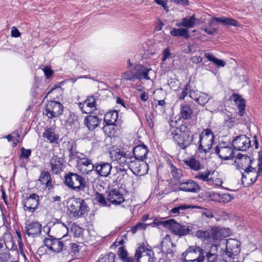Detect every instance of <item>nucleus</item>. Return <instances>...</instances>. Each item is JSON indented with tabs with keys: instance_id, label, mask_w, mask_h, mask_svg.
<instances>
[{
	"instance_id": "nucleus-7",
	"label": "nucleus",
	"mask_w": 262,
	"mask_h": 262,
	"mask_svg": "<svg viewBox=\"0 0 262 262\" xmlns=\"http://www.w3.org/2000/svg\"><path fill=\"white\" fill-rule=\"evenodd\" d=\"M110 158L112 162L122 167H127L130 156L121 148L113 147L110 151Z\"/></svg>"
},
{
	"instance_id": "nucleus-1",
	"label": "nucleus",
	"mask_w": 262,
	"mask_h": 262,
	"mask_svg": "<svg viewBox=\"0 0 262 262\" xmlns=\"http://www.w3.org/2000/svg\"><path fill=\"white\" fill-rule=\"evenodd\" d=\"M171 135L179 147L183 149L189 146L193 140V135L191 132V126L186 124H182L179 128L172 130Z\"/></svg>"
},
{
	"instance_id": "nucleus-14",
	"label": "nucleus",
	"mask_w": 262,
	"mask_h": 262,
	"mask_svg": "<svg viewBox=\"0 0 262 262\" xmlns=\"http://www.w3.org/2000/svg\"><path fill=\"white\" fill-rule=\"evenodd\" d=\"M63 106L58 101H49L46 107V115L49 118L59 117L63 112Z\"/></svg>"
},
{
	"instance_id": "nucleus-26",
	"label": "nucleus",
	"mask_w": 262,
	"mask_h": 262,
	"mask_svg": "<svg viewBox=\"0 0 262 262\" xmlns=\"http://www.w3.org/2000/svg\"><path fill=\"white\" fill-rule=\"evenodd\" d=\"M232 98L237 107V114L240 117H244L245 113L246 101L242 97L237 94H233Z\"/></svg>"
},
{
	"instance_id": "nucleus-21",
	"label": "nucleus",
	"mask_w": 262,
	"mask_h": 262,
	"mask_svg": "<svg viewBox=\"0 0 262 262\" xmlns=\"http://www.w3.org/2000/svg\"><path fill=\"white\" fill-rule=\"evenodd\" d=\"M108 201L114 205H120L125 202L123 195L119 189H114L111 190L107 196Z\"/></svg>"
},
{
	"instance_id": "nucleus-12",
	"label": "nucleus",
	"mask_w": 262,
	"mask_h": 262,
	"mask_svg": "<svg viewBox=\"0 0 262 262\" xmlns=\"http://www.w3.org/2000/svg\"><path fill=\"white\" fill-rule=\"evenodd\" d=\"M135 257L138 262H155L156 260L152 250L143 245L136 250Z\"/></svg>"
},
{
	"instance_id": "nucleus-10",
	"label": "nucleus",
	"mask_w": 262,
	"mask_h": 262,
	"mask_svg": "<svg viewBox=\"0 0 262 262\" xmlns=\"http://www.w3.org/2000/svg\"><path fill=\"white\" fill-rule=\"evenodd\" d=\"M242 173L243 181L250 180L251 183H254L257 180V177L262 176V152H258V158L257 162V169L251 167L244 171Z\"/></svg>"
},
{
	"instance_id": "nucleus-35",
	"label": "nucleus",
	"mask_w": 262,
	"mask_h": 262,
	"mask_svg": "<svg viewBox=\"0 0 262 262\" xmlns=\"http://www.w3.org/2000/svg\"><path fill=\"white\" fill-rule=\"evenodd\" d=\"M184 163L191 170L198 171L202 169V166L199 161L194 158H191L184 161Z\"/></svg>"
},
{
	"instance_id": "nucleus-62",
	"label": "nucleus",
	"mask_w": 262,
	"mask_h": 262,
	"mask_svg": "<svg viewBox=\"0 0 262 262\" xmlns=\"http://www.w3.org/2000/svg\"><path fill=\"white\" fill-rule=\"evenodd\" d=\"M202 216H205L208 219H212L214 217V214L213 213V211L211 210H208L206 211H204L202 213Z\"/></svg>"
},
{
	"instance_id": "nucleus-51",
	"label": "nucleus",
	"mask_w": 262,
	"mask_h": 262,
	"mask_svg": "<svg viewBox=\"0 0 262 262\" xmlns=\"http://www.w3.org/2000/svg\"><path fill=\"white\" fill-rule=\"evenodd\" d=\"M31 154V150L30 149H26L24 147L21 148V154L20 159H28L29 158Z\"/></svg>"
},
{
	"instance_id": "nucleus-63",
	"label": "nucleus",
	"mask_w": 262,
	"mask_h": 262,
	"mask_svg": "<svg viewBox=\"0 0 262 262\" xmlns=\"http://www.w3.org/2000/svg\"><path fill=\"white\" fill-rule=\"evenodd\" d=\"M11 35L14 37H18L20 36V33L17 28L13 27L11 30Z\"/></svg>"
},
{
	"instance_id": "nucleus-44",
	"label": "nucleus",
	"mask_w": 262,
	"mask_h": 262,
	"mask_svg": "<svg viewBox=\"0 0 262 262\" xmlns=\"http://www.w3.org/2000/svg\"><path fill=\"white\" fill-rule=\"evenodd\" d=\"M219 198V202L222 203H228L234 199V196L230 195L228 193H220V194H215Z\"/></svg>"
},
{
	"instance_id": "nucleus-23",
	"label": "nucleus",
	"mask_w": 262,
	"mask_h": 262,
	"mask_svg": "<svg viewBox=\"0 0 262 262\" xmlns=\"http://www.w3.org/2000/svg\"><path fill=\"white\" fill-rule=\"evenodd\" d=\"M45 141L50 143H57L59 139V135L55 132L53 127H47L42 135Z\"/></svg>"
},
{
	"instance_id": "nucleus-4",
	"label": "nucleus",
	"mask_w": 262,
	"mask_h": 262,
	"mask_svg": "<svg viewBox=\"0 0 262 262\" xmlns=\"http://www.w3.org/2000/svg\"><path fill=\"white\" fill-rule=\"evenodd\" d=\"M214 142V135L210 128L204 129L200 135L198 149L200 152L209 151Z\"/></svg>"
},
{
	"instance_id": "nucleus-24",
	"label": "nucleus",
	"mask_w": 262,
	"mask_h": 262,
	"mask_svg": "<svg viewBox=\"0 0 262 262\" xmlns=\"http://www.w3.org/2000/svg\"><path fill=\"white\" fill-rule=\"evenodd\" d=\"M133 151L134 156H130V158L140 160H145L146 159L148 149L145 145L141 144L136 146L134 148Z\"/></svg>"
},
{
	"instance_id": "nucleus-55",
	"label": "nucleus",
	"mask_w": 262,
	"mask_h": 262,
	"mask_svg": "<svg viewBox=\"0 0 262 262\" xmlns=\"http://www.w3.org/2000/svg\"><path fill=\"white\" fill-rule=\"evenodd\" d=\"M190 90V85L189 82L187 83L185 88L183 89L182 92L179 95V99L181 100H183L185 98V97L187 95L188 90Z\"/></svg>"
},
{
	"instance_id": "nucleus-3",
	"label": "nucleus",
	"mask_w": 262,
	"mask_h": 262,
	"mask_svg": "<svg viewBox=\"0 0 262 262\" xmlns=\"http://www.w3.org/2000/svg\"><path fill=\"white\" fill-rule=\"evenodd\" d=\"M64 183L72 189L84 191L86 188L85 178L77 173L70 172L64 176Z\"/></svg>"
},
{
	"instance_id": "nucleus-53",
	"label": "nucleus",
	"mask_w": 262,
	"mask_h": 262,
	"mask_svg": "<svg viewBox=\"0 0 262 262\" xmlns=\"http://www.w3.org/2000/svg\"><path fill=\"white\" fill-rule=\"evenodd\" d=\"M223 183L222 180L220 178H214L212 176L210 177V180L209 181L208 184H213L216 186H221Z\"/></svg>"
},
{
	"instance_id": "nucleus-19",
	"label": "nucleus",
	"mask_w": 262,
	"mask_h": 262,
	"mask_svg": "<svg viewBox=\"0 0 262 262\" xmlns=\"http://www.w3.org/2000/svg\"><path fill=\"white\" fill-rule=\"evenodd\" d=\"M39 203V196L33 193L27 198L23 202L24 209L26 211L33 212L37 208Z\"/></svg>"
},
{
	"instance_id": "nucleus-42",
	"label": "nucleus",
	"mask_w": 262,
	"mask_h": 262,
	"mask_svg": "<svg viewBox=\"0 0 262 262\" xmlns=\"http://www.w3.org/2000/svg\"><path fill=\"white\" fill-rule=\"evenodd\" d=\"M205 56L208 60L218 67H224L226 65V62L224 60L216 58L209 53H205Z\"/></svg>"
},
{
	"instance_id": "nucleus-56",
	"label": "nucleus",
	"mask_w": 262,
	"mask_h": 262,
	"mask_svg": "<svg viewBox=\"0 0 262 262\" xmlns=\"http://www.w3.org/2000/svg\"><path fill=\"white\" fill-rule=\"evenodd\" d=\"M189 97L193 99L195 102L198 99V96H199L200 94H201V92H199L197 90H189Z\"/></svg>"
},
{
	"instance_id": "nucleus-22",
	"label": "nucleus",
	"mask_w": 262,
	"mask_h": 262,
	"mask_svg": "<svg viewBox=\"0 0 262 262\" xmlns=\"http://www.w3.org/2000/svg\"><path fill=\"white\" fill-rule=\"evenodd\" d=\"M41 225L37 222H32L25 227L26 234L29 236L35 237L41 232Z\"/></svg>"
},
{
	"instance_id": "nucleus-41",
	"label": "nucleus",
	"mask_w": 262,
	"mask_h": 262,
	"mask_svg": "<svg viewBox=\"0 0 262 262\" xmlns=\"http://www.w3.org/2000/svg\"><path fill=\"white\" fill-rule=\"evenodd\" d=\"M170 33L173 36L184 37L186 39L189 38L188 31L185 28H173L170 31Z\"/></svg>"
},
{
	"instance_id": "nucleus-5",
	"label": "nucleus",
	"mask_w": 262,
	"mask_h": 262,
	"mask_svg": "<svg viewBox=\"0 0 262 262\" xmlns=\"http://www.w3.org/2000/svg\"><path fill=\"white\" fill-rule=\"evenodd\" d=\"M159 224H161L163 227L169 229L172 233L180 236L190 234V232L192 228V226L190 225H182L176 222L174 220H169L160 222Z\"/></svg>"
},
{
	"instance_id": "nucleus-20",
	"label": "nucleus",
	"mask_w": 262,
	"mask_h": 262,
	"mask_svg": "<svg viewBox=\"0 0 262 262\" xmlns=\"http://www.w3.org/2000/svg\"><path fill=\"white\" fill-rule=\"evenodd\" d=\"M112 166L111 164L103 161L95 164L94 170L100 177H106L110 174Z\"/></svg>"
},
{
	"instance_id": "nucleus-31",
	"label": "nucleus",
	"mask_w": 262,
	"mask_h": 262,
	"mask_svg": "<svg viewBox=\"0 0 262 262\" xmlns=\"http://www.w3.org/2000/svg\"><path fill=\"white\" fill-rule=\"evenodd\" d=\"M66 147L69 152V157L71 160L77 159L82 153L76 150V145L73 141L66 143Z\"/></svg>"
},
{
	"instance_id": "nucleus-59",
	"label": "nucleus",
	"mask_w": 262,
	"mask_h": 262,
	"mask_svg": "<svg viewBox=\"0 0 262 262\" xmlns=\"http://www.w3.org/2000/svg\"><path fill=\"white\" fill-rule=\"evenodd\" d=\"M156 4L161 5L165 10L168 11L167 0H155Z\"/></svg>"
},
{
	"instance_id": "nucleus-11",
	"label": "nucleus",
	"mask_w": 262,
	"mask_h": 262,
	"mask_svg": "<svg viewBox=\"0 0 262 262\" xmlns=\"http://www.w3.org/2000/svg\"><path fill=\"white\" fill-rule=\"evenodd\" d=\"M241 251L239 242L234 238H229L226 242V249L223 251L222 255L231 258L238 255Z\"/></svg>"
},
{
	"instance_id": "nucleus-50",
	"label": "nucleus",
	"mask_w": 262,
	"mask_h": 262,
	"mask_svg": "<svg viewBox=\"0 0 262 262\" xmlns=\"http://www.w3.org/2000/svg\"><path fill=\"white\" fill-rule=\"evenodd\" d=\"M96 201L98 202L102 206H106L107 205V202L101 193H97L95 198Z\"/></svg>"
},
{
	"instance_id": "nucleus-57",
	"label": "nucleus",
	"mask_w": 262,
	"mask_h": 262,
	"mask_svg": "<svg viewBox=\"0 0 262 262\" xmlns=\"http://www.w3.org/2000/svg\"><path fill=\"white\" fill-rule=\"evenodd\" d=\"M206 257L208 262H217V255L214 253H211L210 252L207 253Z\"/></svg>"
},
{
	"instance_id": "nucleus-64",
	"label": "nucleus",
	"mask_w": 262,
	"mask_h": 262,
	"mask_svg": "<svg viewBox=\"0 0 262 262\" xmlns=\"http://www.w3.org/2000/svg\"><path fill=\"white\" fill-rule=\"evenodd\" d=\"M170 55V53L169 50L168 48L165 49L163 51L162 60L165 61L169 57Z\"/></svg>"
},
{
	"instance_id": "nucleus-46",
	"label": "nucleus",
	"mask_w": 262,
	"mask_h": 262,
	"mask_svg": "<svg viewBox=\"0 0 262 262\" xmlns=\"http://www.w3.org/2000/svg\"><path fill=\"white\" fill-rule=\"evenodd\" d=\"M171 173L175 180H179L183 176V172L181 169H178L173 165L171 166Z\"/></svg>"
},
{
	"instance_id": "nucleus-58",
	"label": "nucleus",
	"mask_w": 262,
	"mask_h": 262,
	"mask_svg": "<svg viewBox=\"0 0 262 262\" xmlns=\"http://www.w3.org/2000/svg\"><path fill=\"white\" fill-rule=\"evenodd\" d=\"M123 168H119L117 167V174L118 175H122V176H127V167H123Z\"/></svg>"
},
{
	"instance_id": "nucleus-52",
	"label": "nucleus",
	"mask_w": 262,
	"mask_h": 262,
	"mask_svg": "<svg viewBox=\"0 0 262 262\" xmlns=\"http://www.w3.org/2000/svg\"><path fill=\"white\" fill-rule=\"evenodd\" d=\"M118 255L119 258L123 261L124 259L126 258V257L128 256V254L126 250L122 247H121L118 249Z\"/></svg>"
},
{
	"instance_id": "nucleus-40",
	"label": "nucleus",
	"mask_w": 262,
	"mask_h": 262,
	"mask_svg": "<svg viewBox=\"0 0 262 262\" xmlns=\"http://www.w3.org/2000/svg\"><path fill=\"white\" fill-rule=\"evenodd\" d=\"M133 173L138 176H143L148 172L149 167L145 162H141L139 168L133 167Z\"/></svg>"
},
{
	"instance_id": "nucleus-36",
	"label": "nucleus",
	"mask_w": 262,
	"mask_h": 262,
	"mask_svg": "<svg viewBox=\"0 0 262 262\" xmlns=\"http://www.w3.org/2000/svg\"><path fill=\"white\" fill-rule=\"evenodd\" d=\"M79 106L83 113L89 114L93 112L96 109V105L84 100L83 102L79 103Z\"/></svg>"
},
{
	"instance_id": "nucleus-32",
	"label": "nucleus",
	"mask_w": 262,
	"mask_h": 262,
	"mask_svg": "<svg viewBox=\"0 0 262 262\" xmlns=\"http://www.w3.org/2000/svg\"><path fill=\"white\" fill-rule=\"evenodd\" d=\"M118 118V112L112 111L107 112L104 116V121L107 125H115Z\"/></svg>"
},
{
	"instance_id": "nucleus-29",
	"label": "nucleus",
	"mask_w": 262,
	"mask_h": 262,
	"mask_svg": "<svg viewBox=\"0 0 262 262\" xmlns=\"http://www.w3.org/2000/svg\"><path fill=\"white\" fill-rule=\"evenodd\" d=\"M196 20L197 19L195 17L194 14H193L191 16L183 18L182 21L180 23H176V25L178 27H185V29L188 30L195 26Z\"/></svg>"
},
{
	"instance_id": "nucleus-38",
	"label": "nucleus",
	"mask_w": 262,
	"mask_h": 262,
	"mask_svg": "<svg viewBox=\"0 0 262 262\" xmlns=\"http://www.w3.org/2000/svg\"><path fill=\"white\" fill-rule=\"evenodd\" d=\"M121 77L124 80L130 81L132 82H134L136 80H137V76H136L135 67L133 69H130L123 73L122 74Z\"/></svg>"
},
{
	"instance_id": "nucleus-33",
	"label": "nucleus",
	"mask_w": 262,
	"mask_h": 262,
	"mask_svg": "<svg viewBox=\"0 0 262 262\" xmlns=\"http://www.w3.org/2000/svg\"><path fill=\"white\" fill-rule=\"evenodd\" d=\"M38 181L42 185H45L46 188L50 189L52 188L51 178L50 172L43 171L41 172Z\"/></svg>"
},
{
	"instance_id": "nucleus-9",
	"label": "nucleus",
	"mask_w": 262,
	"mask_h": 262,
	"mask_svg": "<svg viewBox=\"0 0 262 262\" xmlns=\"http://www.w3.org/2000/svg\"><path fill=\"white\" fill-rule=\"evenodd\" d=\"M203 258L204 260V250L200 247L194 245L189 246L187 249L182 253L181 260L182 262H187L198 260L199 258Z\"/></svg>"
},
{
	"instance_id": "nucleus-45",
	"label": "nucleus",
	"mask_w": 262,
	"mask_h": 262,
	"mask_svg": "<svg viewBox=\"0 0 262 262\" xmlns=\"http://www.w3.org/2000/svg\"><path fill=\"white\" fill-rule=\"evenodd\" d=\"M141 162H144V160H140L136 158H130L126 167L130 169L133 172V167H137V168H139Z\"/></svg>"
},
{
	"instance_id": "nucleus-43",
	"label": "nucleus",
	"mask_w": 262,
	"mask_h": 262,
	"mask_svg": "<svg viewBox=\"0 0 262 262\" xmlns=\"http://www.w3.org/2000/svg\"><path fill=\"white\" fill-rule=\"evenodd\" d=\"M152 224H156L155 222L154 221L152 223L149 224H146L140 222L137 224L135 226L132 227L131 229L130 230V231L133 234H135L138 231L145 230L148 225H151Z\"/></svg>"
},
{
	"instance_id": "nucleus-49",
	"label": "nucleus",
	"mask_w": 262,
	"mask_h": 262,
	"mask_svg": "<svg viewBox=\"0 0 262 262\" xmlns=\"http://www.w3.org/2000/svg\"><path fill=\"white\" fill-rule=\"evenodd\" d=\"M189 208H190V207L189 206H187L186 205H181L180 206H178V207L172 208L170 210V211L172 213H173V214L183 213L184 211L186 209Z\"/></svg>"
},
{
	"instance_id": "nucleus-27",
	"label": "nucleus",
	"mask_w": 262,
	"mask_h": 262,
	"mask_svg": "<svg viewBox=\"0 0 262 262\" xmlns=\"http://www.w3.org/2000/svg\"><path fill=\"white\" fill-rule=\"evenodd\" d=\"M51 171L55 174H58L62 170L63 159L57 156H53L50 160Z\"/></svg>"
},
{
	"instance_id": "nucleus-30",
	"label": "nucleus",
	"mask_w": 262,
	"mask_h": 262,
	"mask_svg": "<svg viewBox=\"0 0 262 262\" xmlns=\"http://www.w3.org/2000/svg\"><path fill=\"white\" fill-rule=\"evenodd\" d=\"M214 21L221 23L224 25L232 26H237L238 25V23L236 20L225 16L221 17H213L211 18L209 23V26L212 25Z\"/></svg>"
},
{
	"instance_id": "nucleus-60",
	"label": "nucleus",
	"mask_w": 262,
	"mask_h": 262,
	"mask_svg": "<svg viewBox=\"0 0 262 262\" xmlns=\"http://www.w3.org/2000/svg\"><path fill=\"white\" fill-rule=\"evenodd\" d=\"M225 121L226 123L233 125L234 124L236 123L234 118L231 117V116L227 115L225 117Z\"/></svg>"
},
{
	"instance_id": "nucleus-54",
	"label": "nucleus",
	"mask_w": 262,
	"mask_h": 262,
	"mask_svg": "<svg viewBox=\"0 0 262 262\" xmlns=\"http://www.w3.org/2000/svg\"><path fill=\"white\" fill-rule=\"evenodd\" d=\"M72 230L73 231L75 236L76 237L79 236L83 232V229L77 225H73L72 227Z\"/></svg>"
},
{
	"instance_id": "nucleus-18",
	"label": "nucleus",
	"mask_w": 262,
	"mask_h": 262,
	"mask_svg": "<svg viewBox=\"0 0 262 262\" xmlns=\"http://www.w3.org/2000/svg\"><path fill=\"white\" fill-rule=\"evenodd\" d=\"M215 153L221 159L225 160L232 159L234 157V152L232 148L228 146H224V144H221V145L215 148Z\"/></svg>"
},
{
	"instance_id": "nucleus-48",
	"label": "nucleus",
	"mask_w": 262,
	"mask_h": 262,
	"mask_svg": "<svg viewBox=\"0 0 262 262\" xmlns=\"http://www.w3.org/2000/svg\"><path fill=\"white\" fill-rule=\"evenodd\" d=\"M209 99L210 98L206 94L201 92V94H200L199 96H198V99L196 102L200 105H204L207 102H208Z\"/></svg>"
},
{
	"instance_id": "nucleus-13",
	"label": "nucleus",
	"mask_w": 262,
	"mask_h": 262,
	"mask_svg": "<svg viewBox=\"0 0 262 262\" xmlns=\"http://www.w3.org/2000/svg\"><path fill=\"white\" fill-rule=\"evenodd\" d=\"M179 191L187 192L197 193L201 190L200 185L191 179H183L178 182Z\"/></svg>"
},
{
	"instance_id": "nucleus-34",
	"label": "nucleus",
	"mask_w": 262,
	"mask_h": 262,
	"mask_svg": "<svg viewBox=\"0 0 262 262\" xmlns=\"http://www.w3.org/2000/svg\"><path fill=\"white\" fill-rule=\"evenodd\" d=\"M214 172L207 169L205 171H199L194 174V178L203 182H207L208 183L210 180L211 176H213Z\"/></svg>"
},
{
	"instance_id": "nucleus-37",
	"label": "nucleus",
	"mask_w": 262,
	"mask_h": 262,
	"mask_svg": "<svg viewBox=\"0 0 262 262\" xmlns=\"http://www.w3.org/2000/svg\"><path fill=\"white\" fill-rule=\"evenodd\" d=\"M192 110L189 104H181L180 115L183 119L185 120L190 119L192 114Z\"/></svg>"
},
{
	"instance_id": "nucleus-16",
	"label": "nucleus",
	"mask_w": 262,
	"mask_h": 262,
	"mask_svg": "<svg viewBox=\"0 0 262 262\" xmlns=\"http://www.w3.org/2000/svg\"><path fill=\"white\" fill-rule=\"evenodd\" d=\"M226 230L219 227H211L208 228V242L215 243L222 237L226 236Z\"/></svg>"
},
{
	"instance_id": "nucleus-61",
	"label": "nucleus",
	"mask_w": 262,
	"mask_h": 262,
	"mask_svg": "<svg viewBox=\"0 0 262 262\" xmlns=\"http://www.w3.org/2000/svg\"><path fill=\"white\" fill-rule=\"evenodd\" d=\"M43 72L47 78H49L53 74V71L49 67H46L43 69Z\"/></svg>"
},
{
	"instance_id": "nucleus-17",
	"label": "nucleus",
	"mask_w": 262,
	"mask_h": 262,
	"mask_svg": "<svg viewBox=\"0 0 262 262\" xmlns=\"http://www.w3.org/2000/svg\"><path fill=\"white\" fill-rule=\"evenodd\" d=\"M251 162L250 158L248 156L238 154L235 160L234 165L242 172V170L244 171L249 168H251L250 164Z\"/></svg>"
},
{
	"instance_id": "nucleus-25",
	"label": "nucleus",
	"mask_w": 262,
	"mask_h": 262,
	"mask_svg": "<svg viewBox=\"0 0 262 262\" xmlns=\"http://www.w3.org/2000/svg\"><path fill=\"white\" fill-rule=\"evenodd\" d=\"M101 123V120L97 116L94 115H89L85 118L84 124L87 127L89 130H93L97 127L99 126Z\"/></svg>"
},
{
	"instance_id": "nucleus-15",
	"label": "nucleus",
	"mask_w": 262,
	"mask_h": 262,
	"mask_svg": "<svg viewBox=\"0 0 262 262\" xmlns=\"http://www.w3.org/2000/svg\"><path fill=\"white\" fill-rule=\"evenodd\" d=\"M232 145L235 150L245 151L251 146V141L245 135H240L233 140Z\"/></svg>"
},
{
	"instance_id": "nucleus-47",
	"label": "nucleus",
	"mask_w": 262,
	"mask_h": 262,
	"mask_svg": "<svg viewBox=\"0 0 262 262\" xmlns=\"http://www.w3.org/2000/svg\"><path fill=\"white\" fill-rule=\"evenodd\" d=\"M196 236L202 241L208 242V228L205 230H199L195 234Z\"/></svg>"
},
{
	"instance_id": "nucleus-39",
	"label": "nucleus",
	"mask_w": 262,
	"mask_h": 262,
	"mask_svg": "<svg viewBox=\"0 0 262 262\" xmlns=\"http://www.w3.org/2000/svg\"><path fill=\"white\" fill-rule=\"evenodd\" d=\"M173 244L171 242L168 236L166 235L162 241L161 244V250L163 252L169 253L171 252V248L172 247Z\"/></svg>"
},
{
	"instance_id": "nucleus-6",
	"label": "nucleus",
	"mask_w": 262,
	"mask_h": 262,
	"mask_svg": "<svg viewBox=\"0 0 262 262\" xmlns=\"http://www.w3.org/2000/svg\"><path fill=\"white\" fill-rule=\"evenodd\" d=\"M68 207L70 215L75 219L82 217L88 211L86 203L80 198L74 199L70 202Z\"/></svg>"
},
{
	"instance_id": "nucleus-8",
	"label": "nucleus",
	"mask_w": 262,
	"mask_h": 262,
	"mask_svg": "<svg viewBox=\"0 0 262 262\" xmlns=\"http://www.w3.org/2000/svg\"><path fill=\"white\" fill-rule=\"evenodd\" d=\"M78 156L76 160V168L82 174H90L94 170L95 164H93V160L87 157L84 154Z\"/></svg>"
},
{
	"instance_id": "nucleus-2",
	"label": "nucleus",
	"mask_w": 262,
	"mask_h": 262,
	"mask_svg": "<svg viewBox=\"0 0 262 262\" xmlns=\"http://www.w3.org/2000/svg\"><path fill=\"white\" fill-rule=\"evenodd\" d=\"M67 236L66 234L62 237L57 238L49 235L43 239V244L51 252L54 253H60L63 250L67 249L68 240H64Z\"/></svg>"
},
{
	"instance_id": "nucleus-28",
	"label": "nucleus",
	"mask_w": 262,
	"mask_h": 262,
	"mask_svg": "<svg viewBox=\"0 0 262 262\" xmlns=\"http://www.w3.org/2000/svg\"><path fill=\"white\" fill-rule=\"evenodd\" d=\"M137 80H141L144 79L146 80H150V78L148 76V73L151 71L150 68H147L142 64H138L135 66Z\"/></svg>"
}]
</instances>
